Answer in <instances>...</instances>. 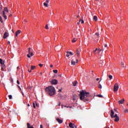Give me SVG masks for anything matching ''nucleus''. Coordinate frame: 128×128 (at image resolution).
I'll return each mask as SVG.
<instances>
[{"label":"nucleus","instance_id":"obj_1","mask_svg":"<svg viewBox=\"0 0 128 128\" xmlns=\"http://www.w3.org/2000/svg\"><path fill=\"white\" fill-rule=\"evenodd\" d=\"M90 95L88 92H84V90L80 92V100H84V102H85V100L88 101V98H90Z\"/></svg>","mask_w":128,"mask_h":128},{"label":"nucleus","instance_id":"obj_2","mask_svg":"<svg viewBox=\"0 0 128 128\" xmlns=\"http://www.w3.org/2000/svg\"><path fill=\"white\" fill-rule=\"evenodd\" d=\"M45 90L50 96H54V94H56V89L54 88V87L52 86H49L48 87L46 88Z\"/></svg>","mask_w":128,"mask_h":128},{"label":"nucleus","instance_id":"obj_3","mask_svg":"<svg viewBox=\"0 0 128 128\" xmlns=\"http://www.w3.org/2000/svg\"><path fill=\"white\" fill-rule=\"evenodd\" d=\"M114 110H111V112L110 114V116L112 118H115L114 122H118V120H120V117L118 116L117 114H116L114 116Z\"/></svg>","mask_w":128,"mask_h":128},{"label":"nucleus","instance_id":"obj_4","mask_svg":"<svg viewBox=\"0 0 128 128\" xmlns=\"http://www.w3.org/2000/svg\"><path fill=\"white\" fill-rule=\"evenodd\" d=\"M33 52H34V50L32 49V48H28V54H27L28 58H30L31 56H34V54L32 53Z\"/></svg>","mask_w":128,"mask_h":128},{"label":"nucleus","instance_id":"obj_5","mask_svg":"<svg viewBox=\"0 0 128 128\" xmlns=\"http://www.w3.org/2000/svg\"><path fill=\"white\" fill-rule=\"evenodd\" d=\"M5 12H8V8H6V7L4 8V10L2 12V16H3L4 18V20H7L8 17H6V16Z\"/></svg>","mask_w":128,"mask_h":128},{"label":"nucleus","instance_id":"obj_6","mask_svg":"<svg viewBox=\"0 0 128 128\" xmlns=\"http://www.w3.org/2000/svg\"><path fill=\"white\" fill-rule=\"evenodd\" d=\"M102 52V49L96 48L95 50H93V54H100Z\"/></svg>","mask_w":128,"mask_h":128},{"label":"nucleus","instance_id":"obj_7","mask_svg":"<svg viewBox=\"0 0 128 128\" xmlns=\"http://www.w3.org/2000/svg\"><path fill=\"white\" fill-rule=\"evenodd\" d=\"M118 83H116L114 84V92H118Z\"/></svg>","mask_w":128,"mask_h":128},{"label":"nucleus","instance_id":"obj_8","mask_svg":"<svg viewBox=\"0 0 128 128\" xmlns=\"http://www.w3.org/2000/svg\"><path fill=\"white\" fill-rule=\"evenodd\" d=\"M50 82L52 84H58V80L54 79Z\"/></svg>","mask_w":128,"mask_h":128},{"label":"nucleus","instance_id":"obj_9","mask_svg":"<svg viewBox=\"0 0 128 128\" xmlns=\"http://www.w3.org/2000/svg\"><path fill=\"white\" fill-rule=\"evenodd\" d=\"M78 60H76V62L74 61V60H72L71 64L74 66L76 64H78Z\"/></svg>","mask_w":128,"mask_h":128},{"label":"nucleus","instance_id":"obj_10","mask_svg":"<svg viewBox=\"0 0 128 128\" xmlns=\"http://www.w3.org/2000/svg\"><path fill=\"white\" fill-rule=\"evenodd\" d=\"M8 36V32H5L3 36V38L6 39Z\"/></svg>","mask_w":128,"mask_h":128},{"label":"nucleus","instance_id":"obj_11","mask_svg":"<svg viewBox=\"0 0 128 128\" xmlns=\"http://www.w3.org/2000/svg\"><path fill=\"white\" fill-rule=\"evenodd\" d=\"M124 102V99L121 100L118 102V104H122Z\"/></svg>","mask_w":128,"mask_h":128},{"label":"nucleus","instance_id":"obj_12","mask_svg":"<svg viewBox=\"0 0 128 128\" xmlns=\"http://www.w3.org/2000/svg\"><path fill=\"white\" fill-rule=\"evenodd\" d=\"M56 120L58 122V124H62V120L58 118H57L56 119Z\"/></svg>","mask_w":128,"mask_h":128},{"label":"nucleus","instance_id":"obj_13","mask_svg":"<svg viewBox=\"0 0 128 128\" xmlns=\"http://www.w3.org/2000/svg\"><path fill=\"white\" fill-rule=\"evenodd\" d=\"M69 126L70 128H74V124H72V122H70L69 124Z\"/></svg>","mask_w":128,"mask_h":128},{"label":"nucleus","instance_id":"obj_14","mask_svg":"<svg viewBox=\"0 0 128 128\" xmlns=\"http://www.w3.org/2000/svg\"><path fill=\"white\" fill-rule=\"evenodd\" d=\"M21 31L20 30H18L17 32H16V36H18V34H20Z\"/></svg>","mask_w":128,"mask_h":128},{"label":"nucleus","instance_id":"obj_15","mask_svg":"<svg viewBox=\"0 0 128 128\" xmlns=\"http://www.w3.org/2000/svg\"><path fill=\"white\" fill-rule=\"evenodd\" d=\"M76 84H78V81L72 82L73 86H76Z\"/></svg>","mask_w":128,"mask_h":128},{"label":"nucleus","instance_id":"obj_16","mask_svg":"<svg viewBox=\"0 0 128 128\" xmlns=\"http://www.w3.org/2000/svg\"><path fill=\"white\" fill-rule=\"evenodd\" d=\"M44 6H46V8H48V3H46V2H44Z\"/></svg>","mask_w":128,"mask_h":128},{"label":"nucleus","instance_id":"obj_17","mask_svg":"<svg viewBox=\"0 0 128 128\" xmlns=\"http://www.w3.org/2000/svg\"><path fill=\"white\" fill-rule=\"evenodd\" d=\"M93 20H95V22H96V20H98V17L96 16H94L93 18Z\"/></svg>","mask_w":128,"mask_h":128},{"label":"nucleus","instance_id":"obj_18","mask_svg":"<svg viewBox=\"0 0 128 128\" xmlns=\"http://www.w3.org/2000/svg\"><path fill=\"white\" fill-rule=\"evenodd\" d=\"M0 64H4V62L2 61V59L0 58Z\"/></svg>","mask_w":128,"mask_h":128},{"label":"nucleus","instance_id":"obj_19","mask_svg":"<svg viewBox=\"0 0 128 128\" xmlns=\"http://www.w3.org/2000/svg\"><path fill=\"white\" fill-rule=\"evenodd\" d=\"M2 70H4V68H5V66H4V64H2Z\"/></svg>","mask_w":128,"mask_h":128},{"label":"nucleus","instance_id":"obj_20","mask_svg":"<svg viewBox=\"0 0 128 128\" xmlns=\"http://www.w3.org/2000/svg\"><path fill=\"white\" fill-rule=\"evenodd\" d=\"M36 68V66H31V70H34Z\"/></svg>","mask_w":128,"mask_h":128},{"label":"nucleus","instance_id":"obj_21","mask_svg":"<svg viewBox=\"0 0 128 128\" xmlns=\"http://www.w3.org/2000/svg\"><path fill=\"white\" fill-rule=\"evenodd\" d=\"M76 54H77L78 56H80V52L78 50H76Z\"/></svg>","mask_w":128,"mask_h":128},{"label":"nucleus","instance_id":"obj_22","mask_svg":"<svg viewBox=\"0 0 128 128\" xmlns=\"http://www.w3.org/2000/svg\"><path fill=\"white\" fill-rule=\"evenodd\" d=\"M76 42V38H74L72 40V42Z\"/></svg>","mask_w":128,"mask_h":128},{"label":"nucleus","instance_id":"obj_23","mask_svg":"<svg viewBox=\"0 0 128 128\" xmlns=\"http://www.w3.org/2000/svg\"><path fill=\"white\" fill-rule=\"evenodd\" d=\"M108 78H110V80H112V75H109V76H108Z\"/></svg>","mask_w":128,"mask_h":128},{"label":"nucleus","instance_id":"obj_24","mask_svg":"<svg viewBox=\"0 0 128 128\" xmlns=\"http://www.w3.org/2000/svg\"><path fill=\"white\" fill-rule=\"evenodd\" d=\"M121 66L122 68H124V64L122 62H121Z\"/></svg>","mask_w":128,"mask_h":128},{"label":"nucleus","instance_id":"obj_25","mask_svg":"<svg viewBox=\"0 0 128 128\" xmlns=\"http://www.w3.org/2000/svg\"><path fill=\"white\" fill-rule=\"evenodd\" d=\"M66 54H71L72 56H73L74 54H72V52H66Z\"/></svg>","mask_w":128,"mask_h":128},{"label":"nucleus","instance_id":"obj_26","mask_svg":"<svg viewBox=\"0 0 128 128\" xmlns=\"http://www.w3.org/2000/svg\"><path fill=\"white\" fill-rule=\"evenodd\" d=\"M53 72H54V74H58V70H54Z\"/></svg>","mask_w":128,"mask_h":128},{"label":"nucleus","instance_id":"obj_27","mask_svg":"<svg viewBox=\"0 0 128 128\" xmlns=\"http://www.w3.org/2000/svg\"><path fill=\"white\" fill-rule=\"evenodd\" d=\"M124 112H125V114H126L128 112V109H125L124 110Z\"/></svg>","mask_w":128,"mask_h":128},{"label":"nucleus","instance_id":"obj_28","mask_svg":"<svg viewBox=\"0 0 128 128\" xmlns=\"http://www.w3.org/2000/svg\"><path fill=\"white\" fill-rule=\"evenodd\" d=\"M8 98H9V100H12V95H9Z\"/></svg>","mask_w":128,"mask_h":128},{"label":"nucleus","instance_id":"obj_29","mask_svg":"<svg viewBox=\"0 0 128 128\" xmlns=\"http://www.w3.org/2000/svg\"><path fill=\"white\" fill-rule=\"evenodd\" d=\"M98 98H104V96H102V94H98Z\"/></svg>","mask_w":128,"mask_h":128},{"label":"nucleus","instance_id":"obj_30","mask_svg":"<svg viewBox=\"0 0 128 128\" xmlns=\"http://www.w3.org/2000/svg\"><path fill=\"white\" fill-rule=\"evenodd\" d=\"M98 88H102V84H99L98 86Z\"/></svg>","mask_w":128,"mask_h":128},{"label":"nucleus","instance_id":"obj_31","mask_svg":"<svg viewBox=\"0 0 128 128\" xmlns=\"http://www.w3.org/2000/svg\"><path fill=\"white\" fill-rule=\"evenodd\" d=\"M45 28L46 30H48V25L46 24V26H45Z\"/></svg>","mask_w":128,"mask_h":128},{"label":"nucleus","instance_id":"obj_32","mask_svg":"<svg viewBox=\"0 0 128 128\" xmlns=\"http://www.w3.org/2000/svg\"><path fill=\"white\" fill-rule=\"evenodd\" d=\"M39 66H40V68H42V66H43L44 64H38Z\"/></svg>","mask_w":128,"mask_h":128},{"label":"nucleus","instance_id":"obj_33","mask_svg":"<svg viewBox=\"0 0 128 128\" xmlns=\"http://www.w3.org/2000/svg\"><path fill=\"white\" fill-rule=\"evenodd\" d=\"M0 22H2V16H0Z\"/></svg>","mask_w":128,"mask_h":128},{"label":"nucleus","instance_id":"obj_34","mask_svg":"<svg viewBox=\"0 0 128 128\" xmlns=\"http://www.w3.org/2000/svg\"><path fill=\"white\" fill-rule=\"evenodd\" d=\"M33 108H36V104H34V103H33Z\"/></svg>","mask_w":128,"mask_h":128},{"label":"nucleus","instance_id":"obj_35","mask_svg":"<svg viewBox=\"0 0 128 128\" xmlns=\"http://www.w3.org/2000/svg\"><path fill=\"white\" fill-rule=\"evenodd\" d=\"M81 24H84V20H81Z\"/></svg>","mask_w":128,"mask_h":128},{"label":"nucleus","instance_id":"obj_36","mask_svg":"<svg viewBox=\"0 0 128 128\" xmlns=\"http://www.w3.org/2000/svg\"><path fill=\"white\" fill-rule=\"evenodd\" d=\"M66 56H67V58H68L70 56V54H66Z\"/></svg>","mask_w":128,"mask_h":128},{"label":"nucleus","instance_id":"obj_37","mask_svg":"<svg viewBox=\"0 0 128 128\" xmlns=\"http://www.w3.org/2000/svg\"><path fill=\"white\" fill-rule=\"evenodd\" d=\"M80 20H81L80 19V20H79V22H78V23H77V24L78 26V24H80Z\"/></svg>","mask_w":128,"mask_h":128},{"label":"nucleus","instance_id":"obj_38","mask_svg":"<svg viewBox=\"0 0 128 128\" xmlns=\"http://www.w3.org/2000/svg\"><path fill=\"white\" fill-rule=\"evenodd\" d=\"M16 82L18 84H20V81L18 80H17Z\"/></svg>","mask_w":128,"mask_h":128},{"label":"nucleus","instance_id":"obj_39","mask_svg":"<svg viewBox=\"0 0 128 128\" xmlns=\"http://www.w3.org/2000/svg\"><path fill=\"white\" fill-rule=\"evenodd\" d=\"M26 66V68H28V69L30 68V65L27 64Z\"/></svg>","mask_w":128,"mask_h":128},{"label":"nucleus","instance_id":"obj_40","mask_svg":"<svg viewBox=\"0 0 128 128\" xmlns=\"http://www.w3.org/2000/svg\"><path fill=\"white\" fill-rule=\"evenodd\" d=\"M28 72H32V70H30V68H28Z\"/></svg>","mask_w":128,"mask_h":128},{"label":"nucleus","instance_id":"obj_41","mask_svg":"<svg viewBox=\"0 0 128 128\" xmlns=\"http://www.w3.org/2000/svg\"><path fill=\"white\" fill-rule=\"evenodd\" d=\"M95 34H96V36H98L99 34H98V33L96 32Z\"/></svg>","mask_w":128,"mask_h":128},{"label":"nucleus","instance_id":"obj_42","mask_svg":"<svg viewBox=\"0 0 128 128\" xmlns=\"http://www.w3.org/2000/svg\"><path fill=\"white\" fill-rule=\"evenodd\" d=\"M46 4H48V2H50L48 0H46Z\"/></svg>","mask_w":128,"mask_h":128},{"label":"nucleus","instance_id":"obj_43","mask_svg":"<svg viewBox=\"0 0 128 128\" xmlns=\"http://www.w3.org/2000/svg\"><path fill=\"white\" fill-rule=\"evenodd\" d=\"M104 48H108V44H104Z\"/></svg>","mask_w":128,"mask_h":128},{"label":"nucleus","instance_id":"obj_44","mask_svg":"<svg viewBox=\"0 0 128 128\" xmlns=\"http://www.w3.org/2000/svg\"><path fill=\"white\" fill-rule=\"evenodd\" d=\"M40 128H44V127L42 126V124L40 125Z\"/></svg>","mask_w":128,"mask_h":128},{"label":"nucleus","instance_id":"obj_45","mask_svg":"<svg viewBox=\"0 0 128 128\" xmlns=\"http://www.w3.org/2000/svg\"><path fill=\"white\" fill-rule=\"evenodd\" d=\"M96 80H97V82L98 81V80H100V78H97L96 79Z\"/></svg>","mask_w":128,"mask_h":128},{"label":"nucleus","instance_id":"obj_46","mask_svg":"<svg viewBox=\"0 0 128 128\" xmlns=\"http://www.w3.org/2000/svg\"><path fill=\"white\" fill-rule=\"evenodd\" d=\"M53 66H52V64H51V65L50 66V68H53Z\"/></svg>","mask_w":128,"mask_h":128},{"label":"nucleus","instance_id":"obj_47","mask_svg":"<svg viewBox=\"0 0 128 128\" xmlns=\"http://www.w3.org/2000/svg\"><path fill=\"white\" fill-rule=\"evenodd\" d=\"M8 44H10V42L8 41Z\"/></svg>","mask_w":128,"mask_h":128},{"label":"nucleus","instance_id":"obj_48","mask_svg":"<svg viewBox=\"0 0 128 128\" xmlns=\"http://www.w3.org/2000/svg\"><path fill=\"white\" fill-rule=\"evenodd\" d=\"M36 106L38 107V104H36Z\"/></svg>","mask_w":128,"mask_h":128},{"label":"nucleus","instance_id":"obj_49","mask_svg":"<svg viewBox=\"0 0 128 128\" xmlns=\"http://www.w3.org/2000/svg\"><path fill=\"white\" fill-rule=\"evenodd\" d=\"M58 106H60V102H59V104H58Z\"/></svg>","mask_w":128,"mask_h":128},{"label":"nucleus","instance_id":"obj_50","mask_svg":"<svg viewBox=\"0 0 128 128\" xmlns=\"http://www.w3.org/2000/svg\"><path fill=\"white\" fill-rule=\"evenodd\" d=\"M62 92V89L59 90H58V92Z\"/></svg>","mask_w":128,"mask_h":128},{"label":"nucleus","instance_id":"obj_51","mask_svg":"<svg viewBox=\"0 0 128 128\" xmlns=\"http://www.w3.org/2000/svg\"><path fill=\"white\" fill-rule=\"evenodd\" d=\"M100 64H104V62H102V61H100Z\"/></svg>","mask_w":128,"mask_h":128},{"label":"nucleus","instance_id":"obj_52","mask_svg":"<svg viewBox=\"0 0 128 128\" xmlns=\"http://www.w3.org/2000/svg\"><path fill=\"white\" fill-rule=\"evenodd\" d=\"M74 128H76V126L74 125Z\"/></svg>","mask_w":128,"mask_h":128},{"label":"nucleus","instance_id":"obj_53","mask_svg":"<svg viewBox=\"0 0 128 128\" xmlns=\"http://www.w3.org/2000/svg\"><path fill=\"white\" fill-rule=\"evenodd\" d=\"M28 106H30V104H28Z\"/></svg>","mask_w":128,"mask_h":128},{"label":"nucleus","instance_id":"obj_54","mask_svg":"<svg viewBox=\"0 0 128 128\" xmlns=\"http://www.w3.org/2000/svg\"><path fill=\"white\" fill-rule=\"evenodd\" d=\"M18 87L19 88H20V90H21L20 87V86H18Z\"/></svg>","mask_w":128,"mask_h":128},{"label":"nucleus","instance_id":"obj_55","mask_svg":"<svg viewBox=\"0 0 128 128\" xmlns=\"http://www.w3.org/2000/svg\"><path fill=\"white\" fill-rule=\"evenodd\" d=\"M80 18V16H77V18Z\"/></svg>","mask_w":128,"mask_h":128},{"label":"nucleus","instance_id":"obj_56","mask_svg":"<svg viewBox=\"0 0 128 128\" xmlns=\"http://www.w3.org/2000/svg\"><path fill=\"white\" fill-rule=\"evenodd\" d=\"M114 110L115 112H116V109H114Z\"/></svg>","mask_w":128,"mask_h":128},{"label":"nucleus","instance_id":"obj_57","mask_svg":"<svg viewBox=\"0 0 128 128\" xmlns=\"http://www.w3.org/2000/svg\"><path fill=\"white\" fill-rule=\"evenodd\" d=\"M9 16H12V14L9 15Z\"/></svg>","mask_w":128,"mask_h":128},{"label":"nucleus","instance_id":"obj_58","mask_svg":"<svg viewBox=\"0 0 128 128\" xmlns=\"http://www.w3.org/2000/svg\"><path fill=\"white\" fill-rule=\"evenodd\" d=\"M17 68H20V67L18 66V67H17Z\"/></svg>","mask_w":128,"mask_h":128},{"label":"nucleus","instance_id":"obj_59","mask_svg":"<svg viewBox=\"0 0 128 128\" xmlns=\"http://www.w3.org/2000/svg\"><path fill=\"white\" fill-rule=\"evenodd\" d=\"M69 108H72V106H69Z\"/></svg>","mask_w":128,"mask_h":128},{"label":"nucleus","instance_id":"obj_60","mask_svg":"<svg viewBox=\"0 0 128 128\" xmlns=\"http://www.w3.org/2000/svg\"><path fill=\"white\" fill-rule=\"evenodd\" d=\"M0 6H2L0 5V8H1Z\"/></svg>","mask_w":128,"mask_h":128},{"label":"nucleus","instance_id":"obj_61","mask_svg":"<svg viewBox=\"0 0 128 128\" xmlns=\"http://www.w3.org/2000/svg\"><path fill=\"white\" fill-rule=\"evenodd\" d=\"M12 112H14V110H12Z\"/></svg>","mask_w":128,"mask_h":128},{"label":"nucleus","instance_id":"obj_62","mask_svg":"<svg viewBox=\"0 0 128 128\" xmlns=\"http://www.w3.org/2000/svg\"><path fill=\"white\" fill-rule=\"evenodd\" d=\"M40 74H42V72H40Z\"/></svg>","mask_w":128,"mask_h":128},{"label":"nucleus","instance_id":"obj_63","mask_svg":"<svg viewBox=\"0 0 128 128\" xmlns=\"http://www.w3.org/2000/svg\"><path fill=\"white\" fill-rule=\"evenodd\" d=\"M120 48H121V47H120Z\"/></svg>","mask_w":128,"mask_h":128},{"label":"nucleus","instance_id":"obj_64","mask_svg":"<svg viewBox=\"0 0 128 128\" xmlns=\"http://www.w3.org/2000/svg\"><path fill=\"white\" fill-rule=\"evenodd\" d=\"M66 108H68V106H66Z\"/></svg>","mask_w":128,"mask_h":128}]
</instances>
